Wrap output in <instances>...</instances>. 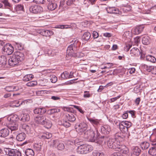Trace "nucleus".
<instances>
[{
    "label": "nucleus",
    "instance_id": "nucleus-1",
    "mask_svg": "<svg viewBox=\"0 0 156 156\" xmlns=\"http://www.w3.org/2000/svg\"><path fill=\"white\" fill-rule=\"evenodd\" d=\"M24 58V54L22 52L16 51L14 53L8 60L9 64L14 66L19 65Z\"/></svg>",
    "mask_w": 156,
    "mask_h": 156
},
{
    "label": "nucleus",
    "instance_id": "nucleus-2",
    "mask_svg": "<svg viewBox=\"0 0 156 156\" xmlns=\"http://www.w3.org/2000/svg\"><path fill=\"white\" fill-rule=\"evenodd\" d=\"M71 44L69 46L66 51V54L71 56L75 57L76 51L79 49L81 43L79 39H74L71 42Z\"/></svg>",
    "mask_w": 156,
    "mask_h": 156
},
{
    "label": "nucleus",
    "instance_id": "nucleus-3",
    "mask_svg": "<svg viewBox=\"0 0 156 156\" xmlns=\"http://www.w3.org/2000/svg\"><path fill=\"white\" fill-rule=\"evenodd\" d=\"M85 134H87V136L86 137L92 142H94L97 143L101 144H102L105 137L104 136L96 137L95 136V133L93 131H87L85 132Z\"/></svg>",
    "mask_w": 156,
    "mask_h": 156
},
{
    "label": "nucleus",
    "instance_id": "nucleus-4",
    "mask_svg": "<svg viewBox=\"0 0 156 156\" xmlns=\"http://www.w3.org/2000/svg\"><path fill=\"white\" fill-rule=\"evenodd\" d=\"M93 147L91 145L83 144L80 146L77 149V152L80 154H86L91 151Z\"/></svg>",
    "mask_w": 156,
    "mask_h": 156
},
{
    "label": "nucleus",
    "instance_id": "nucleus-5",
    "mask_svg": "<svg viewBox=\"0 0 156 156\" xmlns=\"http://www.w3.org/2000/svg\"><path fill=\"white\" fill-rule=\"evenodd\" d=\"M19 117L17 115H14L10 118V120L13 121H16L20 119V120L24 122L29 121L30 119L29 115L26 113H23L20 116L19 115Z\"/></svg>",
    "mask_w": 156,
    "mask_h": 156
},
{
    "label": "nucleus",
    "instance_id": "nucleus-6",
    "mask_svg": "<svg viewBox=\"0 0 156 156\" xmlns=\"http://www.w3.org/2000/svg\"><path fill=\"white\" fill-rule=\"evenodd\" d=\"M4 151L6 154L9 156H21V152L18 150L10 148H5Z\"/></svg>",
    "mask_w": 156,
    "mask_h": 156
},
{
    "label": "nucleus",
    "instance_id": "nucleus-7",
    "mask_svg": "<svg viewBox=\"0 0 156 156\" xmlns=\"http://www.w3.org/2000/svg\"><path fill=\"white\" fill-rule=\"evenodd\" d=\"M14 48L9 44H8L5 47H3L2 49V53L4 55H11L13 52Z\"/></svg>",
    "mask_w": 156,
    "mask_h": 156
},
{
    "label": "nucleus",
    "instance_id": "nucleus-8",
    "mask_svg": "<svg viewBox=\"0 0 156 156\" xmlns=\"http://www.w3.org/2000/svg\"><path fill=\"white\" fill-rule=\"evenodd\" d=\"M87 125L84 122L77 123L75 126L76 131L78 132L82 133L84 132L87 129Z\"/></svg>",
    "mask_w": 156,
    "mask_h": 156
},
{
    "label": "nucleus",
    "instance_id": "nucleus-9",
    "mask_svg": "<svg viewBox=\"0 0 156 156\" xmlns=\"http://www.w3.org/2000/svg\"><path fill=\"white\" fill-rule=\"evenodd\" d=\"M29 10L31 12L37 14L42 12L43 11V9L40 5H35L31 6L30 7Z\"/></svg>",
    "mask_w": 156,
    "mask_h": 156
},
{
    "label": "nucleus",
    "instance_id": "nucleus-10",
    "mask_svg": "<svg viewBox=\"0 0 156 156\" xmlns=\"http://www.w3.org/2000/svg\"><path fill=\"white\" fill-rule=\"evenodd\" d=\"M113 149H115L116 151L122 152L123 146L120 145L119 141H118L115 138V141H114Z\"/></svg>",
    "mask_w": 156,
    "mask_h": 156
},
{
    "label": "nucleus",
    "instance_id": "nucleus-11",
    "mask_svg": "<svg viewBox=\"0 0 156 156\" xmlns=\"http://www.w3.org/2000/svg\"><path fill=\"white\" fill-rule=\"evenodd\" d=\"M106 11L108 13H113L115 14H120L121 12L118 9L115 7H108L106 8Z\"/></svg>",
    "mask_w": 156,
    "mask_h": 156
},
{
    "label": "nucleus",
    "instance_id": "nucleus-12",
    "mask_svg": "<svg viewBox=\"0 0 156 156\" xmlns=\"http://www.w3.org/2000/svg\"><path fill=\"white\" fill-rule=\"evenodd\" d=\"M101 130L102 133L105 134H108L110 133L111 129L109 126L105 125L101 127Z\"/></svg>",
    "mask_w": 156,
    "mask_h": 156
},
{
    "label": "nucleus",
    "instance_id": "nucleus-13",
    "mask_svg": "<svg viewBox=\"0 0 156 156\" xmlns=\"http://www.w3.org/2000/svg\"><path fill=\"white\" fill-rule=\"evenodd\" d=\"M65 119L70 122H73L76 120V117L72 113L66 114L65 116Z\"/></svg>",
    "mask_w": 156,
    "mask_h": 156
},
{
    "label": "nucleus",
    "instance_id": "nucleus-14",
    "mask_svg": "<svg viewBox=\"0 0 156 156\" xmlns=\"http://www.w3.org/2000/svg\"><path fill=\"white\" fill-rule=\"evenodd\" d=\"M144 28V27L143 25L137 26L132 30V32L135 35L138 34L142 31Z\"/></svg>",
    "mask_w": 156,
    "mask_h": 156
},
{
    "label": "nucleus",
    "instance_id": "nucleus-15",
    "mask_svg": "<svg viewBox=\"0 0 156 156\" xmlns=\"http://www.w3.org/2000/svg\"><path fill=\"white\" fill-rule=\"evenodd\" d=\"M140 53V51L138 48H132L130 51V54L131 55L136 57L139 56Z\"/></svg>",
    "mask_w": 156,
    "mask_h": 156
},
{
    "label": "nucleus",
    "instance_id": "nucleus-16",
    "mask_svg": "<svg viewBox=\"0 0 156 156\" xmlns=\"http://www.w3.org/2000/svg\"><path fill=\"white\" fill-rule=\"evenodd\" d=\"M46 118L44 116H41L39 117H36L35 119V120L36 123L38 124L42 125L45 120Z\"/></svg>",
    "mask_w": 156,
    "mask_h": 156
},
{
    "label": "nucleus",
    "instance_id": "nucleus-17",
    "mask_svg": "<svg viewBox=\"0 0 156 156\" xmlns=\"http://www.w3.org/2000/svg\"><path fill=\"white\" fill-rule=\"evenodd\" d=\"M131 156H138L141 153V150L138 147L136 146L133 148Z\"/></svg>",
    "mask_w": 156,
    "mask_h": 156
},
{
    "label": "nucleus",
    "instance_id": "nucleus-18",
    "mask_svg": "<svg viewBox=\"0 0 156 156\" xmlns=\"http://www.w3.org/2000/svg\"><path fill=\"white\" fill-rule=\"evenodd\" d=\"M9 129L7 128H4L0 130V136L5 137L9 135Z\"/></svg>",
    "mask_w": 156,
    "mask_h": 156
},
{
    "label": "nucleus",
    "instance_id": "nucleus-19",
    "mask_svg": "<svg viewBox=\"0 0 156 156\" xmlns=\"http://www.w3.org/2000/svg\"><path fill=\"white\" fill-rule=\"evenodd\" d=\"M87 119L94 126H98L100 124V120L98 119H95L90 117H87Z\"/></svg>",
    "mask_w": 156,
    "mask_h": 156
},
{
    "label": "nucleus",
    "instance_id": "nucleus-20",
    "mask_svg": "<svg viewBox=\"0 0 156 156\" xmlns=\"http://www.w3.org/2000/svg\"><path fill=\"white\" fill-rule=\"evenodd\" d=\"M148 153L152 156L156 155V143L150 148L148 151Z\"/></svg>",
    "mask_w": 156,
    "mask_h": 156
},
{
    "label": "nucleus",
    "instance_id": "nucleus-21",
    "mask_svg": "<svg viewBox=\"0 0 156 156\" xmlns=\"http://www.w3.org/2000/svg\"><path fill=\"white\" fill-rule=\"evenodd\" d=\"M52 135L51 133L46 132L44 133L41 136V138L42 140H45L51 138Z\"/></svg>",
    "mask_w": 156,
    "mask_h": 156
},
{
    "label": "nucleus",
    "instance_id": "nucleus-22",
    "mask_svg": "<svg viewBox=\"0 0 156 156\" xmlns=\"http://www.w3.org/2000/svg\"><path fill=\"white\" fill-rule=\"evenodd\" d=\"M41 34L45 36H49L53 34V32L52 31L45 29L42 30L41 31Z\"/></svg>",
    "mask_w": 156,
    "mask_h": 156
},
{
    "label": "nucleus",
    "instance_id": "nucleus-23",
    "mask_svg": "<svg viewBox=\"0 0 156 156\" xmlns=\"http://www.w3.org/2000/svg\"><path fill=\"white\" fill-rule=\"evenodd\" d=\"M26 135L24 133H21L18 134L16 137V139L19 141L23 140L26 138Z\"/></svg>",
    "mask_w": 156,
    "mask_h": 156
},
{
    "label": "nucleus",
    "instance_id": "nucleus-24",
    "mask_svg": "<svg viewBox=\"0 0 156 156\" xmlns=\"http://www.w3.org/2000/svg\"><path fill=\"white\" fill-rule=\"evenodd\" d=\"M46 112V110L44 108H37L34 110L35 114H43Z\"/></svg>",
    "mask_w": 156,
    "mask_h": 156
},
{
    "label": "nucleus",
    "instance_id": "nucleus-25",
    "mask_svg": "<svg viewBox=\"0 0 156 156\" xmlns=\"http://www.w3.org/2000/svg\"><path fill=\"white\" fill-rule=\"evenodd\" d=\"M42 125L45 128L47 129H49L51 127L52 124L50 120L46 119L45 120H44Z\"/></svg>",
    "mask_w": 156,
    "mask_h": 156
},
{
    "label": "nucleus",
    "instance_id": "nucleus-26",
    "mask_svg": "<svg viewBox=\"0 0 156 156\" xmlns=\"http://www.w3.org/2000/svg\"><path fill=\"white\" fill-rule=\"evenodd\" d=\"M57 7V5L55 3H48V9L50 10H53Z\"/></svg>",
    "mask_w": 156,
    "mask_h": 156
},
{
    "label": "nucleus",
    "instance_id": "nucleus-27",
    "mask_svg": "<svg viewBox=\"0 0 156 156\" xmlns=\"http://www.w3.org/2000/svg\"><path fill=\"white\" fill-rule=\"evenodd\" d=\"M7 59L4 55H2L0 57V65L5 66L6 64Z\"/></svg>",
    "mask_w": 156,
    "mask_h": 156
},
{
    "label": "nucleus",
    "instance_id": "nucleus-28",
    "mask_svg": "<svg viewBox=\"0 0 156 156\" xmlns=\"http://www.w3.org/2000/svg\"><path fill=\"white\" fill-rule=\"evenodd\" d=\"M8 128L11 130L12 132L15 131L18 129V125L16 123L9 124L8 126Z\"/></svg>",
    "mask_w": 156,
    "mask_h": 156
},
{
    "label": "nucleus",
    "instance_id": "nucleus-29",
    "mask_svg": "<svg viewBox=\"0 0 156 156\" xmlns=\"http://www.w3.org/2000/svg\"><path fill=\"white\" fill-rule=\"evenodd\" d=\"M115 141V138H110L107 142V145L108 147L111 148H112L114 145V141Z\"/></svg>",
    "mask_w": 156,
    "mask_h": 156
},
{
    "label": "nucleus",
    "instance_id": "nucleus-30",
    "mask_svg": "<svg viewBox=\"0 0 156 156\" xmlns=\"http://www.w3.org/2000/svg\"><path fill=\"white\" fill-rule=\"evenodd\" d=\"M142 42L143 44L145 45H147L149 44L150 42L149 37L147 36L143 37L142 38Z\"/></svg>",
    "mask_w": 156,
    "mask_h": 156
},
{
    "label": "nucleus",
    "instance_id": "nucleus-31",
    "mask_svg": "<svg viewBox=\"0 0 156 156\" xmlns=\"http://www.w3.org/2000/svg\"><path fill=\"white\" fill-rule=\"evenodd\" d=\"M122 5L123 6L121 9L124 12H127L131 10V7L130 5Z\"/></svg>",
    "mask_w": 156,
    "mask_h": 156
},
{
    "label": "nucleus",
    "instance_id": "nucleus-32",
    "mask_svg": "<svg viewBox=\"0 0 156 156\" xmlns=\"http://www.w3.org/2000/svg\"><path fill=\"white\" fill-rule=\"evenodd\" d=\"M34 77V76L31 74H27L23 78V80L27 82L31 80Z\"/></svg>",
    "mask_w": 156,
    "mask_h": 156
},
{
    "label": "nucleus",
    "instance_id": "nucleus-33",
    "mask_svg": "<svg viewBox=\"0 0 156 156\" xmlns=\"http://www.w3.org/2000/svg\"><path fill=\"white\" fill-rule=\"evenodd\" d=\"M140 145L143 150H146L150 146V144L148 142H143L140 144Z\"/></svg>",
    "mask_w": 156,
    "mask_h": 156
},
{
    "label": "nucleus",
    "instance_id": "nucleus-34",
    "mask_svg": "<svg viewBox=\"0 0 156 156\" xmlns=\"http://www.w3.org/2000/svg\"><path fill=\"white\" fill-rule=\"evenodd\" d=\"M146 60L152 63H154L156 62V59L154 56L151 55L146 56Z\"/></svg>",
    "mask_w": 156,
    "mask_h": 156
},
{
    "label": "nucleus",
    "instance_id": "nucleus-35",
    "mask_svg": "<svg viewBox=\"0 0 156 156\" xmlns=\"http://www.w3.org/2000/svg\"><path fill=\"white\" fill-rule=\"evenodd\" d=\"M91 35L90 33L88 32H85L82 36V39L83 40L87 41L90 38Z\"/></svg>",
    "mask_w": 156,
    "mask_h": 156
},
{
    "label": "nucleus",
    "instance_id": "nucleus-36",
    "mask_svg": "<svg viewBox=\"0 0 156 156\" xmlns=\"http://www.w3.org/2000/svg\"><path fill=\"white\" fill-rule=\"evenodd\" d=\"M25 154L27 156H34V151L30 149H27L25 151Z\"/></svg>",
    "mask_w": 156,
    "mask_h": 156
},
{
    "label": "nucleus",
    "instance_id": "nucleus-37",
    "mask_svg": "<svg viewBox=\"0 0 156 156\" xmlns=\"http://www.w3.org/2000/svg\"><path fill=\"white\" fill-rule=\"evenodd\" d=\"M119 127L121 131H123L124 132H126V131H128V129L127 128L126 126L124 125H122V121L120 122L119 124Z\"/></svg>",
    "mask_w": 156,
    "mask_h": 156
},
{
    "label": "nucleus",
    "instance_id": "nucleus-38",
    "mask_svg": "<svg viewBox=\"0 0 156 156\" xmlns=\"http://www.w3.org/2000/svg\"><path fill=\"white\" fill-rule=\"evenodd\" d=\"M21 128L23 129L24 131L27 132V133H28L30 131V128L29 126L26 124H23L22 125Z\"/></svg>",
    "mask_w": 156,
    "mask_h": 156
},
{
    "label": "nucleus",
    "instance_id": "nucleus-39",
    "mask_svg": "<svg viewBox=\"0 0 156 156\" xmlns=\"http://www.w3.org/2000/svg\"><path fill=\"white\" fill-rule=\"evenodd\" d=\"M92 154L93 156H104L103 153L98 150L94 151Z\"/></svg>",
    "mask_w": 156,
    "mask_h": 156
},
{
    "label": "nucleus",
    "instance_id": "nucleus-40",
    "mask_svg": "<svg viewBox=\"0 0 156 156\" xmlns=\"http://www.w3.org/2000/svg\"><path fill=\"white\" fill-rule=\"evenodd\" d=\"M15 48L18 50H21L23 49V46L21 43L15 42Z\"/></svg>",
    "mask_w": 156,
    "mask_h": 156
},
{
    "label": "nucleus",
    "instance_id": "nucleus-41",
    "mask_svg": "<svg viewBox=\"0 0 156 156\" xmlns=\"http://www.w3.org/2000/svg\"><path fill=\"white\" fill-rule=\"evenodd\" d=\"M37 82L36 81H32L28 82L26 85L28 87H34L37 85Z\"/></svg>",
    "mask_w": 156,
    "mask_h": 156
},
{
    "label": "nucleus",
    "instance_id": "nucleus-42",
    "mask_svg": "<svg viewBox=\"0 0 156 156\" xmlns=\"http://www.w3.org/2000/svg\"><path fill=\"white\" fill-rule=\"evenodd\" d=\"M16 87L13 86H7L5 88V90L8 92L13 91L17 90V89L15 90Z\"/></svg>",
    "mask_w": 156,
    "mask_h": 156
},
{
    "label": "nucleus",
    "instance_id": "nucleus-43",
    "mask_svg": "<svg viewBox=\"0 0 156 156\" xmlns=\"http://www.w3.org/2000/svg\"><path fill=\"white\" fill-rule=\"evenodd\" d=\"M122 124L123 126L124 125L126 126L128 129L132 125V123L130 122L127 121H122Z\"/></svg>",
    "mask_w": 156,
    "mask_h": 156
},
{
    "label": "nucleus",
    "instance_id": "nucleus-44",
    "mask_svg": "<svg viewBox=\"0 0 156 156\" xmlns=\"http://www.w3.org/2000/svg\"><path fill=\"white\" fill-rule=\"evenodd\" d=\"M143 66L144 69L147 71L149 72H152L153 66H148L146 65H144Z\"/></svg>",
    "mask_w": 156,
    "mask_h": 156
},
{
    "label": "nucleus",
    "instance_id": "nucleus-45",
    "mask_svg": "<svg viewBox=\"0 0 156 156\" xmlns=\"http://www.w3.org/2000/svg\"><path fill=\"white\" fill-rule=\"evenodd\" d=\"M0 2L2 3L5 7H10L11 4L8 2V0H0Z\"/></svg>",
    "mask_w": 156,
    "mask_h": 156
},
{
    "label": "nucleus",
    "instance_id": "nucleus-46",
    "mask_svg": "<svg viewBox=\"0 0 156 156\" xmlns=\"http://www.w3.org/2000/svg\"><path fill=\"white\" fill-rule=\"evenodd\" d=\"M23 103H24L23 101H15L16 105H13L12 107H18L22 105Z\"/></svg>",
    "mask_w": 156,
    "mask_h": 156
},
{
    "label": "nucleus",
    "instance_id": "nucleus-47",
    "mask_svg": "<svg viewBox=\"0 0 156 156\" xmlns=\"http://www.w3.org/2000/svg\"><path fill=\"white\" fill-rule=\"evenodd\" d=\"M99 8L98 6H95L92 9V12L94 13L97 14L99 12Z\"/></svg>",
    "mask_w": 156,
    "mask_h": 156
},
{
    "label": "nucleus",
    "instance_id": "nucleus-48",
    "mask_svg": "<svg viewBox=\"0 0 156 156\" xmlns=\"http://www.w3.org/2000/svg\"><path fill=\"white\" fill-rule=\"evenodd\" d=\"M69 73L67 71L63 72L61 75V77L65 79H67Z\"/></svg>",
    "mask_w": 156,
    "mask_h": 156
},
{
    "label": "nucleus",
    "instance_id": "nucleus-49",
    "mask_svg": "<svg viewBox=\"0 0 156 156\" xmlns=\"http://www.w3.org/2000/svg\"><path fill=\"white\" fill-rule=\"evenodd\" d=\"M65 146L64 144L61 143H59L57 146V148L58 150H62L64 149Z\"/></svg>",
    "mask_w": 156,
    "mask_h": 156
},
{
    "label": "nucleus",
    "instance_id": "nucleus-50",
    "mask_svg": "<svg viewBox=\"0 0 156 156\" xmlns=\"http://www.w3.org/2000/svg\"><path fill=\"white\" fill-rule=\"evenodd\" d=\"M50 77L51 81L52 83H55L57 80V77L55 75L51 76Z\"/></svg>",
    "mask_w": 156,
    "mask_h": 156
},
{
    "label": "nucleus",
    "instance_id": "nucleus-51",
    "mask_svg": "<svg viewBox=\"0 0 156 156\" xmlns=\"http://www.w3.org/2000/svg\"><path fill=\"white\" fill-rule=\"evenodd\" d=\"M67 121V120L64 121L62 123V125L66 127H68L70 126V123Z\"/></svg>",
    "mask_w": 156,
    "mask_h": 156
},
{
    "label": "nucleus",
    "instance_id": "nucleus-52",
    "mask_svg": "<svg viewBox=\"0 0 156 156\" xmlns=\"http://www.w3.org/2000/svg\"><path fill=\"white\" fill-rule=\"evenodd\" d=\"M60 110L59 109H52L51 110V112L52 113H56L60 112Z\"/></svg>",
    "mask_w": 156,
    "mask_h": 156
},
{
    "label": "nucleus",
    "instance_id": "nucleus-53",
    "mask_svg": "<svg viewBox=\"0 0 156 156\" xmlns=\"http://www.w3.org/2000/svg\"><path fill=\"white\" fill-rule=\"evenodd\" d=\"M120 97H121V96L119 95L116 97H115V98H111L110 99V102L112 103V102H114L115 101H116L117 99L119 98Z\"/></svg>",
    "mask_w": 156,
    "mask_h": 156
},
{
    "label": "nucleus",
    "instance_id": "nucleus-54",
    "mask_svg": "<svg viewBox=\"0 0 156 156\" xmlns=\"http://www.w3.org/2000/svg\"><path fill=\"white\" fill-rule=\"evenodd\" d=\"M84 94L83 95V97L84 98H89L90 97V95L88 91H85L84 92Z\"/></svg>",
    "mask_w": 156,
    "mask_h": 156
},
{
    "label": "nucleus",
    "instance_id": "nucleus-55",
    "mask_svg": "<svg viewBox=\"0 0 156 156\" xmlns=\"http://www.w3.org/2000/svg\"><path fill=\"white\" fill-rule=\"evenodd\" d=\"M92 34L94 39L97 38L99 36L98 33L96 31H93Z\"/></svg>",
    "mask_w": 156,
    "mask_h": 156
},
{
    "label": "nucleus",
    "instance_id": "nucleus-56",
    "mask_svg": "<svg viewBox=\"0 0 156 156\" xmlns=\"http://www.w3.org/2000/svg\"><path fill=\"white\" fill-rule=\"evenodd\" d=\"M47 54L48 55V56H53L55 55L54 51L51 50H49Z\"/></svg>",
    "mask_w": 156,
    "mask_h": 156
},
{
    "label": "nucleus",
    "instance_id": "nucleus-57",
    "mask_svg": "<svg viewBox=\"0 0 156 156\" xmlns=\"http://www.w3.org/2000/svg\"><path fill=\"white\" fill-rule=\"evenodd\" d=\"M33 2L37 4H43L44 3V0H33Z\"/></svg>",
    "mask_w": 156,
    "mask_h": 156
},
{
    "label": "nucleus",
    "instance_id": "nucleus-58",
    "mask_svg": "<svg viewBox=\"0 0 156 156\" xmlns=\"http://www.w3.org/2000/svg\"><path fill=\"white\" fill-rule=\"evenodd\" d=\"M128 111H126L122 115V117L123 119H126L128 118Z\"/></svg>",
    "mask_w": 156,
    "mask_h": 156
},
{
    "label": "nucleus",
    "instance_id": "nucleus-59",
    "mask_svg": "<svg viewBox=\"0 0 156 156\" xmlns=\"http://www.w3.org/2000/svg\"><path fill=\"white\" fill-rule=\"evenodd\" d=\"M61 28H71L72 27V26L70 25H61L60 26Z\"/></svg>",
    "mask_w": 156,
    "mask_h": 156
},
{
    "label": "nucleus",
    "instance_id": "nucleus-60",
    "mask_svg": "<svg viewBox=\"0 0 156 156\" xmlns=\"http://www.w3.org/2000/svg\"><path fill=\"white\" fill-rule=\"evenodd\" d=\"M8 43H6L4 41L0 40V45L2 46V47H5L6 45L8 44Z\"/></svg>",
    "mask_w": 156,
    "mask_h": 156
},
{
    "label": "nucleus",
    "instance_id": "nucleus-61",
    "mask_svg": "<svg viewBox=\"0 0 156 156\" xmlns=\"http://www.w3.org/2000/svg\"><path fill=\"white\" fill-rule=\"evenodd\" d=\"M111 156H123V155L119 153H114L112 154Z\"/></svg>",
    "mask_w": 156,
    "mask_h": 156
},
{
    "label": "nucleus",
    "instance_id": "nucleus-62",
    "mask_svg": "<svg viewBox=\"0 0 156 156\" xmlns=\"http://www.w3.org/2000/svg\"><path fill=\"white\" fill-rule=\"evenodd\" d=\"M103 36L106 37H110L112 36V34L110 33H105L103 34Z\"/></svg>",
    "mask_w": 156,
    "mask_h": 156
},
{
    "label": "nucleus",
    "instance_id": "nucleus-63",
    "mask_svg": "<svg viewBox=\"0 0 156 156\" xmlns=\"http://www.w3.org/2000/svg\"><path fill=\"white\" fill-rule=\"evenodd\" d=\"M17 9L19 10H23V6L21 5H18L16 7Z\"/></svg>",
    "mask_w": 156,
    "mask_h": 156
},
{
    "label": "nucleus",
    "instance_id": "nucleus-64",
    "mask_svg": "<svg viewBox=\"0 0 156 156\" xmlns=\"http://www.w3.org/2000/svg\"><path fill=\"white\" fill-rule=\"evenodd\" d=\"M151 73L155 75H156V66H153Z\"/></svg>",
    "mask_w": 156,
    "mask_h": 156
}]
</instances>
